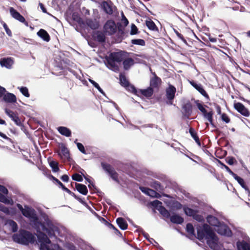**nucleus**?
Listing matches in <instances>:
<instances>
[{"label": "nucleus", "instance_id": "1", "mask_svg": "<svg viewBox=\"0 0 250 250\" xmlns=\"http://www.w3.org/2000/svg\"><path fill=\"white\" fill-rule=\"evenodd\" d=\"M126 52L120 51L113 52L105 57L108 67L115 72L119 71V67L116 62L120 63L123 62L125 70H128L134 63V60L131 58L125 59Z\"/></svg>", "mask_w": 250, "mask_h": 250}, {"label": "nucleus", "instance_id": "2", "mask_svg": "<svg viewBox=\"0 0 250 250\" xmlns=\"http://www.w3.org/2000/svg\"><path fill=\"white\" fill-rule=\"evenodd\" d=\"M36 229L37 231H39L40 228H42V230L45 231L49 236L52 237L55 235L54 233V226L51 223H47L46 226L44 223H42L39 220L35 211L28 218Z\"/></svg>", "mask_w": 250, "mask_h": 250}, {"label": "nucleus", "instance_id": "3", "mask_svg": "<svg viewBox=\"0 0 250 250\" xmlns=\"http://www.w3.org/2000/svg\"><path fill=\"white\" fill-rule=\"evenodd\" d=\"M13 239L15 241L24 245L33 243L35 241V237L33 235L26 230H21L19 234H14Z\"/></svg>", "mask_w": 250, "mask_h": 250}, {"label": "nucleus", "instance_id": "4", "mask_svg": "<svg viewBox=\"0 0 250 250\" xmlns=\"http://www.w3.org/2000/svg\"><path fill=\"white\" fill-rule=\"evenodd\" d=\"M197 235V238L199 240L203 239L205 237L207 239L211 240H216L217 239L215 233L211 228L207 224H203L202 229H198Z\"/></svg>", "mask_w": 250, "mask_h": 250}, {"label": "nucleus", "instance_id": "5", "mask_svg": "<svg viewBox=\"0 0 250 250\" xmlns=\"http://www.w3.org/2000/svg\"><path fill=\"white\" fill-rule=\"evenodd\" d=\"M103 169L109 175L111 178L118 184L120 183L119 174L115 171L114 167L109 164L102 162Z\"/></svg>", "mask_w": 250, "mask_h": 250}, {"label": "nucleus", "instance_id": "6", "mask_svg": "<svg viewBox=\"0 0 250 250\" xmlns=\"http://www.w3.org/2000/svg\"><path fill=\"white\" fill-rule=\"evenodd\" d=\"M196 104V105L198 109L202 113L204 117L207 119V120L209 122V123H212V120H213V115L214 114L213 111L212 109H210V111L208 112L206 109L205 107L208 108V107L206 105H202L201 103L199 102V101H196L195 102Z\"/></svg>", "mask_w": 250, "mask_h": 250}, {"label": "nucleus", "instance_id": "7", "mask_svg": "<svg viewBox=\"0 0 250 250\" xmlns=\"http://www.w3.org/2000/svg\"><path fill=\"white\" fill-rule=\"evenodd\" d=\"M183 209L186 215L192 217L197 221L202 222L204 221V217L202 215L198 214L199 212L198 210L193 209L187 207H184Z\"/></svg>", "mask_w": 250, "mask_h": 250}, {"label": "nucleus", "instance_id": "8", "mask_svg": "<svg viewBox=\"0 0 250 250\" xmlns=\"http://www.w3.org/2000/svg\"><path fill=\"white\" fill-rule=\"evenodd\" d=\"M104 32L106 35L111 36L117 31V26L115 21L112 20H108L104 25Z\"/></svg>", "mask_w": 250, "mask_h": 250}, {"label": "nucleus", "instance_id": "9", "mask_svg": "<svg viewBox=\"0 0 250 250\" xmlns=\"http://www.w3.org/2000/svg\"><path fill=\"white\" fill-rule=\"evenodd\" d=\"M41 230L42 228H40L39 231H37L38 233L37 237L39 242L41 243L40 249L44 250V249L46 248V246H47L46 244H50L51 241L44 233L41 231Z\"/></svg>", "mask_w": 250, "mask_h": 250}, {"label": "nucleus", "instance_id": "10", "mask_svg": "<svg viewBox=\"0 0 250 250\" xmlns=\"http://www.w3.org/2000/svg\"><path fill=\"white\" fill-rule=\"evenodd\" d=\"M182 114L186 119H189L192 113V105L190 101H188L182 105Z\"/></svg>", "mask_w": 250, "mask_h": 250}, {"label": "nucleus", "instance_id": "11", "mask_svg": "<svg viewBox=\"0 0 250 250\" xmlns=\"http://www.w3.org/2000/svg\"><path fill=\"white\" fill-rule=\"evenodd\" d=\"M216 231L221 235H224L227 237H231L232 232L230 228L224 222H221L217 227Z\"/></svg>", "mask_w": 250, "mask_h": 250}, {"label": "nucleus", "instance_id": "12", "mask_svg": "<svg viewBox=\"0 0 250 250\" xmlns=\"http://www.w3.org/2000/svg\"><path fill=\"white\" fill-rule=\"evenodd\" d=\"M189 83L196 89L202 96H203L208 101H210V98L208 94L204 89L201 83H197L193 80H189Z\"/></svg>", "mask_w": 250, "mask_h": 250}, {"label": "nucleus", "instance_id": "13", "mask_svg": "<svg viewBox=\"0 0 250 250\" xmlns=\"http://www.w3.org/2000/svg\"><path fill=\"white\" fill-rule=\"evenodd\" d=\"M233 107L238 112L243 116L247 117L250 116V111L242 103L240 102L234 103Z\"/></svg>", "mask_w": 250, "mask_h": 250}, {"label": "nucleus", "instance_id": "14", "mask_svg": "<svg viewBox=\"0 0 250 250\" xmlns=\"http://www.w3.org/2000/svg\"><path fill=\"white\" fill-rule=\"evenodd\" d=\"M9 11L11 16L19 21L24 23L25 25L28 26V22L26 21L25 18L19 12L16 10L13 7H10Z\"/></svg>", "mask_w": 250, "mask_h": 250}, {"label": "nucleus", "instance_id": "15", "mask_svg": "<svg viewBox=\"0 0 250 250\" xmlns=\"http://www.w3.org/2000/svg\"><path fill=\"white\" fill-rule=\"evenodd\" d=\"M5 113L15 122V123L17 125H21L22 124L17 112H15L10 109L5 108Z\"/></svg>", "mask_w": 250, "mask_h": 250}, {"label": "nucleus", "instance_id": "16", "mask_svg": "<svg viewBox=\"0 0 250 250\" xmlns=\"http://www.w3.org/2000/svg\"><path fill=\"white\" fill-rule=\"evenodd\" d=\"M176 92V88L172 85H169L166 89V97L167 99L169 101V104H172V100L175 97Z\"/></svg>", "mask_w": 250, "mask_h": 250}, {"label": "nucleus", "instance_id": "17", "mask_svg": "<svg viewBox=\"0 0 250 250\" xmlns=\"http://www.w3.org/2000/svg\"><path fill=\"white\" fill-rule=\"evenodd\" d=\"M154 93V90L151 87H148L146 89H139L138 96H144L147 98H150Z\"/></svg>", "mask_w": 250, "mask_h": 250}, {"label": "nucleus", "instance_id": "18", "mask_svg": "<svg viewBox=\"0 0 250 250\" xmlns=\"http://www.w3.org/2000/svg\"><path fill=\"white\" fill-rule=\"evenodd\" d=\"M153 77L151 78L150 80V86L153 88H158L159 85L161 84L162 83L161 79L158 77L155 72L153 73Z\"/></svg>", "mask_w": 250, "mask_h": 250}, {"label": "nucleus", "instance_id": "19", "mask_svg": "<svg viewBox=\"0 0 250 250\" xmlns=\"http://www.w3.org/2000/svg\"><path fill=\"white\" fill-rule=\"evenodd\" d=\"M93 38L94 40L99 42H104L105 41V36L104 32L100 31H97L93 33Z\"/></svg>", "mask_w": 250, "mask_h": 250}, {"label": "nucleus", "instance_id": "20", "mask_svg": "<svg viewBox=\"0 0 250 250\" xmlns=\"http://www.w3.org/2000/svg\"><path fill=\"white\" fill-rule=\"evenodd\" d=\"M59 147L63 156L66 159L68 162H71L72 158L70 157L69 150L66 147L65 145L63 143H61L59 145Z\"/></svg>", "mask_w": 250, "mask_h": 250}, {"label": "nucleus", "instance_id": "21", "mask_svg": "<svg viewBox=\"0 0 250 250\" xmlns=\"http://www.w3.org/2000/svg\"><path fill=\"white\" fill-rule=\"evenodd\" d=\"M14 64V61L11 57L4 58L0 60V64L1 66H4L10 69Z\"/></svg>", "mask_w": 250, "mask_h": 250}, {"label": "nucleus", "instance_id": "22", "mask_svg": "<svg viewBox=\"0 0 250 250\" xmlns=\"http://www.w3.org/2000/svg\"><path fill=\"white\" fill-rule=\"evenodd\" d=\"M85 24L91 29L95 30L99 27V21L96 19H87L85 20Z\"/></svg>", "mask_w": 250, "mask_h": 250}, {"label": "nucleus", "instance_id": "23", "mask_svg": "<svg viewBox=\"0 0 250 250\" xmlns=\"http://www.w3.org/2000/svg\"><path fill=\"white\" fill-rule=\"evenodd\" d=\"M2 97L3 101L7 103H14L17 102V98L13 93L8 92L6 94L4 93Z\"/></svg>", "mask_w": 250, "mask_h": 250}, {"label": "nucleus", "instance_id": "24", "mask_svg": "<svg viewBox=\"0 0 250 250\" xmlns=\"http://www.w3.org/2000/svg\"><path fill=\"white\" fill-rule=\"evenodd\" d=\"M207 221L210 225L216 227L221 223L217 217L211 215H209L207 216Z\"/></svg>", "mask_w": 250, "mask_h": 250}, {"label": "nucleus", "instance_id": "25", "mask_svg": "<svg viewBox=\"0 0 250 250\" xmlns=\"http://www.w3.org/2000/svg\"><path fill=\"white\" fill-rule=\"evenodd\" d=\"M75 188L77 190L83 195H86L88 193V189L85 185L82 184L75 183Z\"/></svg>", "mask_w": 250, "mask_h": 250}, {"label": "nucleus", "instance_id": "26", "mask_svg": "<svg viewBox=\"0 0 250 250\" xmlns=\"http://www.w3.org/2000/svg\"><path fill=\"white\" fill-rule=\"evenodd\" d=\"M238 250H250V244L244 240L236 243Z\"/></svg>", "mask_w": 250, "mask_h": 250}, {"label": "nucleus", "instance_id": "27", "mask_svg": "<svg viewBox=\"0 0 250 250\" xmlns=\"http://www.w3.org/2000/svg\"><path fill=\"white\" fill-rule=\"evenodd\" d=\"M145 23L146 25L150 30L156 32H159V29L158 27L156 26L154 22L151 19H149L148 20H146L145 21Z\"/></svg>", "mask_w": 250, "mask_h": 250}, {"label": "nucleus", "instance_id": "28", "mask_svg": "<svg viewBox=\"0 0 250 250\" xmlns=\"http://www.w3.org/2000/svg\"><path fill=\"white\" fill-rule=\"evenodd\" d=\"M116 223L119 227L122 230H125L128 228V224L125 220L122 217H118L116 219Z\"/></svg>", "mask_w": 250, "mask_h": 250}, {"label": "nucleus", "instance_id": "29", "mask_svg": "<svg viewBox=\"0 0 250 250\" xmlns=\"http://www.w3.org/2000/svg\"><path fill=\"white\" fill-rule=\"evenodd\" d=\"M37 35L45 42H48L50 40L49 34L44 29H41L38 32Z\"/></svg>", "mask_w": 250, "mask_h": 250}, {"label": "nucleus", "instance_id": "30", "mask_svg": "<svg viewBox=\"0 0 250 250\" xmlns=\"http://www.w3.org/2000/svg\"><path fill=\"white\" fill-rule=\"evenodd\" d=\"M44 172L46 174H49V178L51 179L56 184L58 185L60 188L62 189L64 187V185L57 178L55 177L54 176L50 174V171L46 168H45L44 169Z\"/></svg>", "mask_w": 250, "mask_h": 250}, {"label": "nucleus", "instance_id": "31", "mask_svg": "<svg viewBox=\"0 0 250 250\" xmlns=\"http://www.w3.org/2000/svg\"><path fill=\"white\" fill-rule=\"evenodd\" d=\"M170 221L174 224H181L184 222V218L178 214H173L170 217Z\"/></svg>", "mask_w": 250, "mask_h": 250}, {"label": "nucleus", "instance_id": "32", "mask_svg": "<svg viewBox=\"0 0 250 250\" xmlns=\"http://www.w3.org/2000/svg\"><path fill=\"white\" fill-rule=\"evenodd\" d=\"M58 132L62 135L66 137H70L71 136V131L66 127L59 126L57 128Z\"/></svg>", "mask_w": 250, "mask_h": 250}, {"label": "nucleus", "instance_id": "33", "mask_svg": "<svg viewBox=\"0 0 250 250\" xmlns=\"http://www.w3.org/2000/svg\"><path fill=\"white\" fill-rule=\"evenodd\" d=\"M102 6L104 11L107 14L111 15L113 14V9L112 6L108 2L104 1L102 2Z\"/></svg>", "mask_w": 250, "mask_h": 250}, {"label": "nucleus", "instance_id": "34", "mask_svg": "<svg viewBox=\"0 0 250 250\" xmlns=\"http://www.w3.org/2000/svg\"><path fill=\"white\" fill-rule=\"evenodd\" d=\"M233 177L238 182V183L241 185V186L243 188H244L246 190L248 191L249 192H250L249 188L245 184V182L243 178L238 176L236 174Z\"/></svg>", "mask_w": 250, "mask_h": 250}, {"label": "nucleus", "instance_id": "35", "mask_svg": "<svg viewBox=\"0 0 250 250\" xmlns=\"http://www.w3.org/2000/svg\"><path fill=\"white\" fill-rule=\"evenodd\" d=\"M189 132L191 136L193 138V139L195 140L196 143L198 144L199 146H201V142L200 139L197 135V134L196 132L195 131V130L192 128L190 127L189 129Z\"/></svg>", "mask_w": 250, "mask_h": 250}, {"label": "nucleus", "instance_id": "36", "mask_svg": "<svg viewBox=\"0 0 250 250\" xmlns=\"http://www.w3.org/2000/svg\"><path fill=\"white\" fill-rule=\"evenodd\" d=\"M119 76L120 84L125 87V86H127V85H128V83H129V82L127 80L125 75L122 73H120Z\"/></svg>", "mask_w": 250, "mask_h": 250}, {"label": "nucleus", "instance_id": "37", "mask_svg": "<svg viewBox=\"0 0 250 250\" xmlns=\"http://www.w3.org/2000/svg\"><path fill=\"white\" fill-rule=\"evenodd\" d=\"M35 211L34 209L31 208L27 206H25V208L21 213L24 216L28 218Z\"/></svg>", "mask_w": 250, "mask_h": 250}, {"label": "nucleus", "instance_id": "38", "mask_svg": "<svg viewBox=\"0 0 250 250\" xmlns=\"http://www.w3.org/2000/svg\"><path fill=\"white\" fill-rule=\"evenodd\" d=\"M49 166L54 172H57L60 170L59 163L57 161L54 160L50 161Z\"/></svg>", "mask_w": 250, "mask_h": 250}, {"label": "nucleus", "instance_id": "39", "mask_svg": "<svg viewBox=\"0 0 250 250\" xmlns=\"http://www.w3.org/2000/svg\"><path fill=\"white\" fill-rule=\"evenodd\" d=\"M150 186L157 190H163L164 187L161 185V183L157 181H153L151 182Z\"/></svg>", "mask_w": 250, "mask_h": 250}, {"label": "nucleus", "instance_id": "40", "mask_svg": "<svg viewBox=\"0 0 250 250\" xmlns=\"http://www.w3.org/2000/svg\"><path fill=\"white\" fill-rule=\"evenodd\" d=\"M186 231L191 236H195L194 229L192 224L188 223L187 224Z\"/></svg>", "mask_w": 250, "mask_h": 250}, {"label": "nucleus", "instance_id": "41", "mask_svg": "<svg viewBox=\"0 0 250 250\" xmlns=\"http://www.w3.org/2000/svg\"><path fill=\"white\" fill-rule=\"evenodd\" d=\"M159 211L165 217L168 218L170 217L169 212L164 207L160 206L159 208Z\"/></svg>", "mask_w": 250, "mask_h": 250}, {"label": "nucleus", "instance_id": "42", "mask_svg": "<svg viewBox=\"0 0 250 250\" xmlns=\"http://www.w3.org/2000/svg\"><path fill=\"white\" fill-rule=\"evenodd\" d=\"M125 88L128 91L137 96L139 89H137L133 85H132L129 83L128 85H127V86H125Z\"/></svg>", "mask_w": 250, "mask_h": 250}, {"label": "nucleus", "instance_id": "43", "mask_svg": "<svg viewBox=\"0 0 250 250\" xmlns=\"http://www.w3.org/2000/svg\"><path fill=\"white\" fill-rule=\"evenodd\" d=\"M131 43L134 45H139L141 46H145L146 44L145 41L143 39H132Z\"/></svg>", "mask_w": 250, "mask_h": 250}, {"label": "nucleus", "instance_id": "44", "mask_svg": "<svg viewBox=\"0 0 250 250\" xmlns=\"http://www.w3.org/2000/svg\"><path fill=\"white\" fill-rule=\"evenodd\" d=\"M8 224L11 227L12 230L13 232L17 231L18 227L17 223L15 221L12 220H10L8 222Z\"/></svg>", "mask_w": 250, "mask_h": 250}, {"label": "nucleus", "instance_id": "45", "mask_svg": "<svg viewBox=\"0 0 250 250\" xmlns=\"http://www.w3.org/2000/svg\"><path fill=\"white\" fill-rule=\"evenodd\" d=\"M139 33L140 31H139L137 27L134 23H132L131 25V30L130 32V34L131 35H134L138 34Z\"/></svg>", "mask_w": 250, "mask_h": 250}, {"label": "nucleus", "instance_id": "46", "mask_svg": "<svg viewBox=\"0 0 250 250\" xmlns=\"http://www.w3.org/2000/svg\"><path fill=\"white\" fill-rule=\"evenodd\" d=\"M89 81L95 88H96L98 89V90L101 93L103 94V95H104V91L96 82H95L94 80L91 79H89Z\"/></svg>", "mask_w": 250, "mask_h": 250}, {"label": "nucleus", "instance_id": "47", "mask_svg": "<svg viewBox=\"0 0 250 250\" xmlns=\"http://www.w3.org/2000/svg\"><path fill=\"white\" fill-rule=\"evenodd\" d=\"M72 19L74 21H76L77 22L80 24L83 23L82 18L77 13H74L72 14Z\"/></svg>", "mask_w": 250, "mask_h": 250}, {"label": "nucleus", "instance_id": "48", "mask_svg": "<svg viewBox=\"0 0 250 250\" xmlns=\"http://www.w3.org/2000/svg\"><path fill=\"white\" fill-rule=\"evenodd\" d=\"M173 31L177 37L180 40H181L185 44H187L188 42L184 38L183 35L181 34L177 30L173 29Z\"/></svg>", "mask_w": 250, "mask_h": 250}, {"label": "nucleus", "instance_id": "49", "mask_svg": "<svg viewBox=\"0 0 250 250\" xmlns=\"http://www.w3.org/2000/svg\"><path fill=\"white\" fill-rule=\"evenodd\" d=\"M72 179L73 180L78 182H82L83 180L82 176L77 173H75L72 175Z\"/></svg>", "mask_w": 250, "mask_h": 250}, {"label": "nucleus", "instance_id": "50", "mask_svg": "<svg viewBox=\"0 0 250 250\" xmlns=\"http://www.w3.org/2000/svg\"><path fill=\"white\" fill-rule=\"evenodd\" d=\"M21 92L26 97H29L30 94L28 92V89L26 87L22 86L19 88Z\"/></svg>", "mask_w": 250, "mask_h": 250}, {"label": "nucleus", "instance_id": "51", "mask_svg": "<svg viewBox=\"0 0 250 250\" xmlns=\"http://www.w3.org/2000/svg\"><path fill=\"white\" fill-rule=\"evenodd\" d=\"M0 202L5 203V204H12L13 201L11 200V202H10V201L8 200L4 195L0 193Z\"/></svg>", "mask_w": 250, "mask_h": 250}, {"label": "nucleus", "instance_id": "52", "mask_svg": "<svg viewBox=\"0 0 250 250\" xmlns=\"http://www.w3.org/2000/svg\"><path fill=\"white\" fill-rule=\"evenodd\" d=\"M147 195L154 198H159L160 196V194L158 193L150 188H149V192L148 193Z\"/></svg>", "mask_w": 250, "mask_h": 250}, {"label": "nucleus", "instance_id": "53", "mask_svg": "<svg viewBox=\"0 0 250 250\" xmlns=\"http://www.w3.org/2000/svg\"><path fill=\"white\" fill-rule=\"evenodd\" d=\"M227 163L229 165H232L235 163H237L235 159L233 157H228L226 158Z\"/></svg>", "mask_w": 250, "mask_h": 250}, {"label": "nucleus", "instance_id": "54", "mask_svg": "<svg viewBox=\"0 0 250 250\" xmlns=\"http://www.w3.org/2000/svg\"><path fill=\"white\" fill-rule=\"evenodd\" d=\"M0 210L6 214H10V211L8 208L1 204H0Z\"/></svg>", "mask_w": 250, "mask_h": 250}, {"label": "nucleus", "instance_id": "55", "mask_svg": "<svg viewBox=\"0 0 250 250\" xmlns=\"http://www.w3.org/2000/svg\"><path fill=\"white\" fill-rule=\"evenodd\" d=\"M118 31V40L121 42L124 39L125 35V29H120Z\"/></svg>", "mask_w": 250, "mask_h": 250}, {"label": "nucleus", "instance_id": "56", "mask_svg": "<svg viewBox=\"0 0 250 250\" xmlns=\"http://www.w3.org/2000/svg\"><path fill=\"white\" fill-rule=\"evenodd\" d=\"M77 146L78 148V149L83 154H86V152L85 150L84 147L83 145L80 143H77Z\"/></svg>", "mask_w": 250, "mask_h": 250}, {"label": "nucleus", "instance_id": "57", "mask_svg": "<svg viewBox=\"0 0 250 250\" xmlns=\"http://www.w3.org/2000/svg\"><path fill=\"white\" fill-rule=\"evenodd\" d=\"M221 119L222 121L225 122L226 123H229L230 122V118L226 113H223L221 115Z\"/></svg>", "mask_w": 250, "mask_h": 250}, {"label": "nucleus", "instance_id": "58", "mask_svg": "<svg viewBox=\"0 0 250 250\" xmlns=\"http://www.w3.org/2000/svg\"><path fill=\"white\" fill-rule=\"evenodd\" d=\"M0 191L4 194H7L8 190L4 186L0 185Z\"/></svg>", "mask_w": 250, "mask_h": 250}, {"label": "nucleus", "instance_id": "59", "mask_svg": "<svg viewBox=\"0 0 250 250\" xmlns=\"http://www.w3.org/2000/svg\"><path fill=\"white\" fill-rule=\"evenodd\" d=\"M122 24H124V26H126L128 24V21L127 19L126 18L125 16L123 14L122 19Z\"/></svg>", "mask_w": 250, "mask_h": 250}, {"label": "nucleus", "instance_id": "60", "mask_svg": "<svg viewBox=\"0 0 250 250\" xmlns=\"http://www.w3.org/2000/svg\"><path fill=\"white\" fill-rule=\"evenodd\" d=\"M151 205L155 208L158 207L160 205H162V202L159 200H155L151 203Z\"/></svg>", "mask_w": 250, "mask_h": 250}, {"label": "nucleus", "instance_id": "61", "mask_svg": "<svg viewBox=\"0 0 250 250\" xmlns=\"http://www.w3.org/2000/svg\"><path fill=\"white\" fill-rule=\"evenodd\" d=\"M139 189L141 190V191L146 194V195L148 194V193L149 192V188H148L144 187H140Z\"/></svg>", "mask_w": 250, "mask_h": 250}, {"label": "nucleus", "instance_id": "62", "mask_svg": "<svg viewBox=\"0 0 250 250\" xmlns=\"http://www.w3.org/2000/svg\"><path fill=\"white\" fill-rule=\"evenodd\" d=\"M60 178L62 181L64 182H67L69 180L68 176L66 174H64L62 175Z\"/></svg>", "mask_w": 250, "mask_h": 250}, {"label": "nucleus", "instance_id": "63", "mask_svg": "<svg viewBox=\"0 0 250 250\" xmlns=\"http://www.w3.org/2000/svg\"><path fill=\"white\" fill-rule=\"evenodd\" d=\"M5 92V88L0 85V98H1Z\"/></svg>", "mask_w": 250, "mask_h": 250}, {"label": "nucleus", "instance_id": "64", "mask_svg": "<svg viewBox=\"0 0 250 250\" xmlns=\"http://www.w3.org/2000/svg\"><path fill=\"white\" fill-rule=\"evenodd\" d=\"M117 30H119L120 29H125V26H124V25H123V24L121 22H118L117 25Z\"/></svg>", "mask_w": 250, "mask_h": 250}]
</instances>
